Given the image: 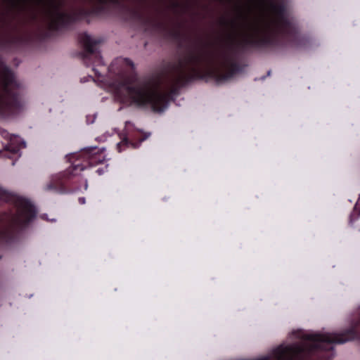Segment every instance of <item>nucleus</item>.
<instances>
[{"mask_svg":"<svg viewBox=\"0 0 360 360\" xmlns=\"http://www.w3.org/2000/svg\"><path fill=\"white\" fill-rule=\"evenodd\" d=\"M283 22L282 15L280 13L272 11L266 19V27L270 30L277 31L281 29Z\"/></svg>","mask_w":360,"mask_h":360,"instance_id":"7","label":"nucleus"},{"mask_svg":"<svg viewBox=\"0 0 360 360\" xmlns=\"http://www.w3.org/2000/svg\"><path fill=\"white\" fill-rule=\"evenodd\" d=\"M80 41L82 43L84 49L90 53L94 52V46L96 44L90 36L86 34H83L80 36Z\"/></svg>","mask_w":360,"mask_h":360,"instance_id":"9","label":"nucleus"},{"mask_svg":"<svg viewBox=\"0 0 360 360\" xmlns=\"http://www.w3.org/2000/svg\"><path fill=\"white\" fill-rule=\"evenodd\" d=\"M96 172L98 174V175H101L103 174L104 172H105V169L103 168H98L96 170Z\"/></svg>","mask_w":360,"mask_h":360,"instance_id":"13","label":"nucleus"},{"mask_svg":"<svg viewBox=\"0 0 360 360\" xmlns=\"http://www.w3.org/2000/svg\"><path fill=\"white\" fill-rule=\"evenodd\" d=\"M2 152L0 150V154Z\"/></svg>","mask_w":360,"mask_h":360,"instance_id":"17","label":"nucleus"},{"mask_svg":"<svg viewBox=\"0 0 360 360\" xmlns=\"http://www.w3.org/2000/svg\"><path fill=\"white\" fill-rule=\"evenodd\" d=\"M66 158L71 163V166L63 172L51 175L49 181L44 186L45 191L65 193L80 189L74 185L77 176L82 171L102 163L105 159V155L104 149L89 147L82 149L78 153L68 155Z\"/></svg>","mask_w":360,"mask_h":360,"instance_id":"1","label":"nucleus"},{"mask_svg":"<svg viewBox=\"0 0 360 360\" xmlns=\"http://www.w3.org/2000/svg\"><path fill=\"white\" fill-rule=\"evenodd\" d=\"M86 122L88 124H91L94 122V118L91 120H90V116L86 117Z\"/></svg>","mask_w":360,"mask_h":360,"instance_id":"14","label":"nucleus"},{"mask_svg":"<svg viewBox=\"0 0 360 360\" xmlns=\"http://www.w3.org/2000/svg\"><path fill=\"white\" fill-rule=\"evenodd\" d=\"M360 319V312H359V316L357 317L356 319H354V320H352V323H351V326L349 328H347V330L352 328V327L353 326V325L356 323ZM347 330V329H346ZM345 331V330L344 331H342V333H340V334H342V333H344ZM316 334H320V333H316ZM328 334H330V335H335V333H321V335H328ZM335 335H339V333H335Z\"/></svg>","mask_w":360,"mask_h":360,"instance_id":"11","label":"nucleus"},{"mask_svg":"<svg viewBox=\"0 0 360 360\" xmlns=\"http://www.w3.org/2000/svg\"><path fill=\"white\" fill-rule=\"evenodd\" d=\"M150 134H151L150 132L139 131L137 134L131 139L129 137L123 138V139L117 144L118 152L121 153L125 148H138L143 141L146 140L150 136Z\"/></svg>","mask_w":360,"mask_h":360,"instance_id":"5","label":"nucleus"},{"mask_svg":"<svg viewBox=\"0 0 360 360\" xmlns=\"http://www.w3.org/2000/svg\"><path fill=\"white\" fill-rule=\"evenodd\" d=\"M0 201L10 203L15 209L14 213L0 214V245L12 242L15 231L22 230L30 222V201L0 189Z\"/></svg>","mask_w":360,"mask_h":360,"instance_id":"2","label":"nucleus"},{"mask_svg":"<svg viewBox=\"0 0 360 360\" xmlns=\"http://www.w3.org/2000/svg\"><path fill=\"white\" fill-rule=\"evenodd\" d=\"M112 98L125 106H132L161 114L181 91H111Z\"/></svg>","mask_w":360,"mask_h":360,"instance_id":"3","label":"nucleus"},{"mask_svg":"<svg viewBox=\"0 0 360 360\" xmlns=\"http://www.w3.org/2000/svg\"><path fill=\"white\" fill-rule=\"evenodd\" d=\"M4 72H0V83H1L4 85H6L7 82L4 78Z\"/></svg>","mask_w":360,"mask_h":360,"instance_id":"12","label":"nucleus"},{"mask_svg":"<svg viewBox=\"0 0 360 360\" xmlns=\"http://www.w3.org/2000/svg\"><path fill=\"white\" fill-rule=\"evenodd\" d=\"M360 217V198L354 205V210L349 219V224L352 225Z\"/></svg>","mask_w":360,"mask_h":360,"instance_id":"10","label":"nucleus"},{"mask_svg":"<svg viewBox=\"0 0 360 360\" xmlns=\"http://www.w3.org/2000/svg\"><path fill=\"white\" fill-rule=\"evenodd\" d=\"M25 102L18 91H0V117L17 115L25 108Z\"/></svg>","mask_w":360,"mask_h":360,"instance_id":"4","label":"nucleus"},{"mask_svg":"<svg viewBox=\"0 0 360 360\" xmlns=\"http://www.w3.org/2000/svg\"><path fill=\"white\" fill-rule=\"evenodd\" d=\"M87 187H88L87 181H86V180H85V184H84V190H86V189H87Z\"/></svg>","mask_w":360,"mask_h":360,"instance_id":"16","label":"nucleus"},{"mask_svg":"<svg viewBox=\"0 0 360 360\" xmlns=\"http://www.w3.org/2000/svg\"><path fill=\"white\" fill-rule=\"evenodd\" d=\"M79 202L80 204H84L85 203V198L82 197L79 198Z\"/></svg>","mask_w":360,"mask_h":360,"instance_id":"15","label":"nucleus"},{"mask_svg":"<svg viewBox=\"0 0 360 360\" xmlns=\"http://www.w3.org/2000/svg\"><path fill=\"white\" fill-rule=\"evenodd\" d=\"M60 6V4L58 0H48L47 15L51 20L62 18Z\"/></svg>","mask_w":360,"mask_h":360,"instance_id":"8","label":"nucleus"},{"mask_svg":"<svg viewBox=\"0 0 360 360\" xmlns=\"http://www.w3.org/2000/svg\"><path fill=\"white\" fill-rule=\"evenodd\" d=\"M1 136L9 140V144L6 147L7 150L11 151L12 153H17L20 148H25L26 143L24 141L21 140L20 137L15 136L8 132L7 130L0 127Z\"/></svg>","mask_w":360,"mask_h":360,"instance_id":"6","label":"nucleus"}]
</instances>
